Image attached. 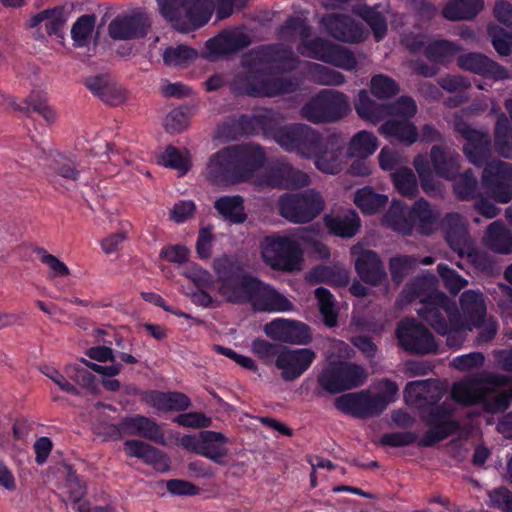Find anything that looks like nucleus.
<instances>
[{
    "label": "nucleus",
    "instance_id": "obj_1",
    "mask_svg": "<svg viewBox=\"0 0 512 512\" xmlns=\"http://www.w3.org/2000/svg\"><path fill=\"white\" fill-rule=\"evenodd\" d=\"M218 293L231 304H250L256 312H287L292 302L271 284L248 271L235 256H222L213 261Z\"/></svg>",
    "mask_w": 512,
    "mask_h": 512
},
{
    "label": "nucleus",
    "instance_id": "obj_2",
    "mask_svg": "<svg viewBox=\"0 0 512 512\" xmlns=\"http://www.w3.org/2000/svg\"><path fill=\"white\" fill-rule=\"evenodd\" d=\"M266 162V151L259 144L228 145L209 157L205 179L212 185L224 187L246 183Z\"/></svg>",
    "mask_w": 512,
    "mask_h": 512
},
{
    "label": "nucleus",
    "instance_id": "obj_3",
    "mask_svg": "<svg viewBox=\"0 0 512 512\" xmlns=\"http://www.w3.org/2000/svg\"><path fill=\"white\" fill-rule=\"evenodd\" d=\"M438 218L439 214L424 198L415 201L411 207L401 200H393L383 216V223L404 236H411L415 227L421 235L429 236Z\"/></svg>",
    "mask_w": 512,
    "mask_h": 512
},
{
    "label": "nucleus",
    "instance_id": "obj_4",
    "mask_svg": "<svg viewBox=\"0 0 512 512\" xmlns=\"http://www.w3.org/2000/svg\"><path fill=\"white\" fill-rule=\"evenodd\" d=\"M299 88L296 78H272L270 70L258 63H250L243 73L231 83V91L237 96L274 97L294 93Z\"/></svg>",
    "mask_w": 512,
    "mask_h": 512
},
{
    "label": "nucleus",
    "instance_id": "obj_5",
    "mask_svg": "<svg viewBox=\"0 0 512 512\" xmlns=\"http://www.w3.org/2000/svg\"><path fill=\"white\" fill-rule=\"evenodd\" d=\"M399 388L397 384L385 379L381 393L372 394L369 390L346 393L335 399L334 405L343 414L357 419H367L381 415L387 406L395 401Z\"/></svg>",
    "mask_w": 512,
    "mask_h": 512
},
{
    "label": "nucleus",
    "instance_id": "obj_6",
    "mask_svg": "<svg viewBox=\"0 0 512 512\" xmlns=\"http://www.w3.org/2000/svg\"><path fill=\"white\" fill-rule=\"evenodd\" d=\"M366 378L367 374L361 366L347 361H334L319 373L314 395L321 397L324 392L338 394L357 388L364 384Z\"/></svg>",
    "mask_w": 512,
    "mask_h": 512
},
{
    "label": "nucleus",
    "instance_id": "obj_7",
    "mask_svg": "<svg viewBox=\"0 0 512 512\" xmlns=\"http://www.w3.org/2000/svg\"><path fill=\"white\" fill-rule=\"evenodd\" d=\"M263 262L276 271L293 272L300 269L303 251L299 243L288 236H268L261 244Z\"/></svg>",
    "mask_w": 512,
    "mask_h": 512
},
{
    "label": "nucleus",
    "instance_id": "obj_8",
    "mask_svg": "<svg viewBox=\"0 0 512 512\" xmlns=\"http://www.w3.org/2000/svg\"><path fill=\"white\" fill-rule=\"evenodd\" d=\"M325 206L322 195L315 189L285 193L278 200L280 215L291 223L306 224L318 217Z\"/></svg>",
    "mask_w": 512,
    "mask_h": 512
},
{
    "label": "nucleus",
    "instance_id": "obj_9",
    "mask_svg": "<svg viewBox=\"0 0 512 512\" xmlns=\"http://www.w3.org/2000/svg\"><path fill=\"white\" fill-rule=\"evenodd\" d=\"M420 417L430 429L418 441L419 447H432L460 430V423L452 419L455 409L443 402L440 406L420 405Z\"/></svg>",
    "mask_w": 512,
    "mask_h": 512
},
{
    "label": "nucleus",
    "instance_id": "obj_10",
    "mask_svg": "<svg viewBox=\"0 0 512 512\" xmlns=\"http://www.w3.org/2000/svg\"><path fill=\"white\" fill-rule=\"evenodd\" d=\"M350 110L344 93L324 89L302 107L301 114L312 123H327L344 118Z\"/></svg>",
    "mask_w": 512,
    "mask_h": 512
},
{
    "label": "nucleus",
    "instance_id": "obj_11",
    "mask_svg": "<svg viewBox=\"0 0 512 512\" xmlns=\"http://www.w3.org/2000/svg\"><path fill=\"white\" fill-rule=\"evenodd\" d=\"M395 336L399 346L412 355H428L438 351V344L430 330L414 318L398 322Z\"/></svg>",
    "mask_w": 512,
    "mask_h": 512
},
{
    "label": "nucleus",
    "instance_id": "obj_12",
    "mask_svg": "<svg viewBox=\"0 0 512 512\" xmlns=\"http://www.w3.org/2000/svg\"><path fill=\"white\" fill-rule=\"evenodd\" d=\"M324 142L322 134L306 124L285 125L278 132V144L284 150L297 152L305 157L318 154Z\"/></svg>",
    "mask_w": 512,
    "mask_h": 512
},
{
    "label": "nucleus",
    "instance_id": "obj_13",
    "mask_svg": "<svg viewBox=\"0 0 512 512\" xmlns=\"http://www.w3.org/2000/svg\"><path fill=\"white\" fill-rule=\"evenodd\" d=\"M230 440L221 432L202 430L197 435H184L181 446L192 453L205 457L214 463L225 466L228 456L227 444Z\"/></svg>",
    "mask_w": 512,
    "mask_h": 512
},
{
    "label": "nucleus",
    "instance_id": "obj_14",
    "mask_svg": "<svg viewBox=\"0 0 512 512\" xmlns=\"http://www.w3.org/2000/svg\"><path fill=\"white\" fill-rule=\"evenodd\" d=\"M452 313H459L455 304L441 291H435L423 300V306L417 309L419 317L428 323L439 335L448 332Z\"/></svg>",
    "mask_w": 512,
    "mask_h": 512
},
{
    "label": "nucleus",
    "instance_id": "obj_15",
    "mask_svg": "<svg viewBox=\"0 0 512 512\" xmlns=\"http://www.w3.org/2000/svg\"><path fill=\"white\" fill-rule=\"evenodd\" d=\"M482 183L496 202L509 203L512 200V164L501 160L487 162Z\"/></svg>",
    "mask_w": 512,
    "mask_h": 512
},
{
    "label": "nucleus",
    "instance_id": "obj_16",
    "mask_svg": "<svg viewBox=\"0 0 512 512\" xmlns=\"http://www.w3.org/2000/svg\"><path fill=\"white\" fill-rule=\"evenodd\" d=\"M308 50L307 56L346 71L356 69L358 61L348 48L334 44L324 38L316 37L304 43Z\"/></svg>",
    "mask_w": 512,
    "mask_h": 512
},
{
    "label": "nucleus",
    "instance_id": "obj_17",
    "mask_svg": "<svg viewBox=\"0 0 512 512\" xmlns=\"http://www.w3.org/2000/svg\"><path fill=\"white\" fill-rule=\"evenodd\" d=\"M263 182L271 188L293 189L309 185L310 178L286 160L277 159L269 164L263 175Z\"/></svg>",
    "mask_w": 512,
    "mask_h": 512
},
{
    "label": "nucleus",
    "instance_id": "obj_18",
    "mask_svg": "<svg viewBox=\"0 0 512 512\" xmlns=\"http://www.w3.org/2000/svg\"><path fill=\"white\" fill-rule=\"evenodd\" d=\"M321 24L334 39L344 43H361L366 39L363 26L345 14L330 13L322 17Z\"/></svg>",
    "mask_w": 512,
    "mask_h": 512
},
{
    "label": "nucleus",
    "instance_id": "obj_19",
    "mask_svg": "<svg viewBox=\"0 0 512 512\" xmlns=\"http://www.w3.org/2000/svg\"><path fill=\"white\" fill-rule=\"evenodd\" d=\"M316 359V353L310 348L284 350L275 360V366L281 370V377L285 381H294L302 376Z\"/></svg>",
    "mask_w": 512,
    "mask_h": 512
},
{
    "label": "nucleus",
    "instance_id": "obj_20",
    "mask_svg": "<svg viewBox=\"0 0 512 512\" xmlns=\"http://www.w3.org/2000/svg\"><path fill=\"white\" fill-rule=\"evenodd\" d=\"M264 332L273 340L290 344L306 345L312 340L310 327L307 324L284 318L267 323Z\"/></svg>",
    "mask_w": 512,
    "mask_h": 512
},
{
    "label": "nucleus",
    "instance_id": "obj_21",
    "mask_svg": "<svg viewBox=\"0 0 512 512\" xmlns=\"http://www.w3.org/2000/svg\"><path fill=\"white\" fill-rule=\"evenodd\" d=\"M150 26L148 16L137 11L132 14L118 15L110 22L108 31L114 40H131L145 37Z\"/></svg>",
    "mask_w": 512,
    "mask_h": 512
},
{
    "label": "nucleus",
    "instance_id": "obj_22",
    "mask_svg": "<svg viewBox=\"0 0 512 512\" xmlns=\"http://www.w3.org/2000/svg\"><path fill=\"white\" fill-rule=\"evenodd\" d=\"M458 66L474 74L492 78L494 80H504L508 78V70L499 63L491 60L481 53L470 52L460 55L457 59Z\"/></svg>",
    "mask_w": 512,
    "mask_h": 512
},
{
    "label": "nucleus",
    "instance_id": "obj_23",
    "mask_svg": "<svg viewBox=\"0 0 512 512\" xmlns=\"http://www.w3.org/2000/svg\"><path fill=\"white\" fill-rule=\"evenodd\" d=\"M121 429L126 435L138 436L158 444H164V433L160 425L152 418L134 414L121 419Z\"/></svg>",
    "mask_w": 512,
    "mask_h": 512
},
{
    "label": "nucleus",
    "instance_id": "obj_24",
    "mask_svg": "<svg viewBox=\"0 0 512 512\" xmlns=\"http://www.w3.org/2000/svg\"><path fill=\"white\" fill-rule=\"evenodd\" d=\"M249 37L242 32L222 31L206 42L210 59L238 52L250 45Z\"/></svg>",
    "mask_w": 512,
    "mask_h": 512
},
{
    "label": "nucleus",
    "instance_id": "obj_25",
    "mask_svg": "<svg viewBox=\"0 0 512 512\" xmlns=\"http://www.w3.org/2000/svg\"><path fill=\"white\" fill-rule=\"evenodd\" d=\"M343 145L336 134H329L321 147V151L315 154V166L327 174H337L342 170Z\"/></svg>",
    "mask_w": 512,
    "mask_h": 512
},
{
    "label": "nucleus",
    "instance_id": "obj_26",
    "mask_svg": "<svg viewBox=\"0 0 512 512\" xmlns=\"http://www.w3.org/2000/svg\"><path fill=\"white\" fill-rule=\"evenodd\" d=\"M214 6H184L183 10L169 22L182 33L195 31L206 25L211 19Z\"/></svg>",
    "mask_w": 512,
    "mask_h": 512
},
{
    "label": "nucleus",
    "instance_id": "obj_27",
    "mask_svg": "<svg viewBox=\"0 0 512 512\" xmlns=\"http://www.w3.org/2000/svg\"><path fill=\"white\" fill-rule=\"evenodd\" d=\"M84 83L94 96L110 106H117L125 100L123 89L108 74L89 76Z\"/></svg>",
    "mask_w": 512,
    "mask_h": 512
},
{
    "label": "nucleus",
    "instance_id": "obj_28",
    "mask_svg": "<svg viewBox=\"0 0 512 512\" xmlns=\"http://www.w3.org/2000/svg\"><path fill=\"white\" fill-rule=\"evenodd\" d=\"M355 269L360 279L372 286L381 284L387 277L379 255L373 250H364L357 257Z\"/></svg>",
    "mask_w": 512,
    "mask_h": 512
},
{
    "label": "nucleus",
    "instance_id": "obj_29",
    "mask_svg": "<svg viewBox=\"0 0 512 512\" xmlns=\"http://www.w3.org/2000/svg\"><path fill=\"white\" fill-rule=\"evenodd\" d=\"M143 401L159 411H185L191 406V401L182 392H163L148 390L143 393Z\"/></svg>",
    "mask_w": 512,
    "mask_h": 512
},
{
    "label": "nucleus",
    "instance_id": "obj_30",
    "mask_svg": "<svg viewBox=\"0 0 512 512\" xmlns=\"http://www.w3.org/2000/svg\"><path fill=\"white\" fill-rule=\"evenodd\" d=\"M123 449L128 457L141 459L158 470L168 469L167 456L158 448L137 439L126 440Z\"/></svg>",
    "mask_w": 512,
    "mask_h": 512
},
{
    "label": "nucleus",
    "instance_id": "obj_31",
    "mask_svg": "<svg viewBox=\"0 0 512 512\" xmlns=\"http://www.w3.org/2000/svg\"><path fill=\"white\" fill-rule=\"evenodd\" d=\"M430 159L439 177L452 180L458 175L461 156L457 152L447 151L442 146L434 145L430 150Z\"/></svg>",
    "mask_w": 512,
    "mask_h": 512
},
{
    "label": "nucleus",
    "instance_id": "obj_32",
    "mask_svg": "<svg viewBox=\"0 0 512 512\" xmlns=\"http://www.w3.org/2000/svg\"><path fill=\"white\" fill-rule=\"evenodd\" d=\"M442 225L449 246L462 254L469 243V233L462 216L456 212L447 213L443 218Z\"/></svg>",
    "mask_w": 512,
    "mask_h": 512
},
{
    "label": "nucleus",
    "instance_id": "obj_33",
    "mask_svg": "<svg viewBox=\"0 0 512 512\" xmlns=\"http://www.w3.org/2000/svg\"><path fill=\"white\" fill-rule=\"evenodd\" d=\"M380 132L405 146H411L419 139L417 127L410 120L388 119L380 126Z\"/></svg>",
    "mask_w": 512,
    "mask_h": 512
},
{
    "label": "nucleus",
    "instance_id": "obj_34",
    "mask_svg": "<svg viewBox=\"0 0 512 512\" xmlns=\"http://www.w3.org/2000/svg\"><path fill=\"white\" fill-rule=\"evenodd\" d=\"M324 223L329 232L341 238H351L360 228V218L355 211L344 215H325Z\"/></svg>",
    "mask_w": 512,
    "mask_h": 512
},
{
    "label": "nucleus",
    "instance_id": "obj_35",
    "mask_svg": "<svg viewBox=\"0 0 512 512\" xmlns=\"http://www.w3.org/2000/svg\"><path fill=\"white\" fill-rule=\"evenodd\" d=\"M483 4V0H449L442 15L450 21L471 20L482 10Z\"/></svg>",
    "mask_w": 512,
    "mask_h": 512
},
{
    "label": "nucleus",
    "instance_id": "obj_36",
    "mask_svg": "<svg viewBox=\"0 0 512 512\" xmlns=\"http://www.w3.org/2000/svg\"><path fill=\"white\" fill-rule=\"evenodd\" d=\"M485 246L491 251L508 254L512 252V237L510 231L501 221L491 223L484 236Z\"/></svg>",
    "mask_w": 512,
    "mask_h": 512
},
{
    "label": "nucleus",
    "instance_id": "obj_37",
    "mask_svg": "<svg viewBox=\"0 0 512 512\" xmlns=\"http://www.w3.org/2000/svg\"><path fill=\"white\" fill-rule=\"evenodd\" d=\"M379 7V4L374 6L361 5L354 10V13L370 27L377 42L381 41L388 31L387 19L384 14L378 10Z\"/></svg>",
    "mask_w": 512,
    "mask_h": 512
},
{
    "label": "nucleus",
    "instance_id": "obj_38",
    "mask_svg": "<svg viewBox=\"0 0 512 512\" xmlns=\"http://www.w3.org/2000/svg\"><path fill=\"white\" fill-rule=\"evenodd\" d=\"M214 208L232 223L241 224L246 220L244 200L240 195L221 196L215 201Z\"/></svg>",
    "mask_w": 512,
    "mask_h": 512
},
{
    "label": "nucleus",
    "instance_id": "obj_39",
    "mask_svg": "<svg viewBox=\"0 0 512 512\" xmlns=\"http://www.w3.org/2000/svg\"><path fill=\"white\" fill-rule=\"evenodd\" d=\"M12 106L21 112L30 115L32 112L37 113L47 123H53L56 119V113L47 103L46 97L39 92H32L24 101L23 105L12 103Z\"/></svg>",
    "mask_w": 512,
    "mask_h": 512
},
{
    "label": "nucleus",
    "instance_id": "obj_40",
    "mask_svg": "<svg viewBox=\"0 0 512 512\" xmlns=\"http://www.w3.org/2000/svg\"><path fill=\"white\" fill-rule=\"evenodd\" d=\"M354 203L364 214L372 215L386 206L388 197L376 193L371 187L367 186L356 192Z\"/></svg>",
    "mask_w": 512,
    "mask_h": 512
},
{
    "label": "nucleus",
    "instance_id": "obj_41",
    "mask_svg": "<svg viewBox=\"0 0 512 512\" xmlns=\"http://www.w3.org/2000/svg\"><path fill=\"white\" fill-rule=\"evenodd\" d=\"M453 193L460 201H470L479 196L478 181L472 169L465 170L462 174L452 179Z\"/></svg>",
    "mask_w": 512,
    "mask_h": 512
},
{
    "label": "nucleus",
    "instance_id": "obj_42",
    "mask_svg": "<svg viewBox=\"0 0 512 512\" xmlns=\"http://www.w3.org/2000/svg\"><path fill=\"white\" fill-rule=\"evenodd\" d=\"M371 99L365 89H361L354 103L356 113L361 119L378 123L384 117V107Z\"/></svg>",
    "mask_w": 512,
    "mask_h": 512
},
{
    "label": "nucleus",
    "instance_id": "obj_43",
    "mask_svg": "<svg viewBox=\"0 0 512 512\" xmlns=\"http://www.w3.org/2000/svg\"><path fill=\"white\" fill-rule=\"evenodd\" d=\"M396 191L404 197L415 198L419 192L415 173L409 167H401L391 174Z\"/></svg>",
    "mask_w": 512,
    "mask_h": 512
},
{
    "label": "nucleus",
    "instance_id": "obj_44",
    "mask_svg": "<svg viewBox=\"0 0 512 512\" xmlns=\"http://www.w3.org/2000/svg\"><path fill=\"white\" fill-rule=\"evenodd\" d=\"M438 291L435 287L434 277H416L409 282L403 289L402 295L408 303L419 299L423 305L425 297L431 295L433 292Z\"/></svg>",
    "mask_w": 512,
    "mask_h": 512
},
{
    "label": "nucleus",
    "instance_id": "obj_45",
    "mask_svg": "<svg viewBox=\"0 0 512 512\" xmlns=\"http://www.w3.org/2000/svg\"><path fill=\"white\" fill-rule=\"evenodd\" d=\"M494 143L503 157L512 153V122L505 114H500L495 123Z\"/></svg>",
    "mask_w": 512,
    "mask_h": 512
},
{
    "label": "nucleus",
    "instance_id": "obj_46",
    "mask_svg": "<svg viewBox=\"0 0 512 512\" xmlns=\"http://www.w3.org/2000/svg\"><path fill=\"white\" fill-rule=\"evenodd\" d=\"M309 279L315 283L345 286L349 282V275L345 270L340 268L318 265L310 271Z\"/></svg>",
    "mask_w": 512,
    "mask_h": 512
},
{
    "label": "nucleus",
    "instance_id": "obj_47",
    "mask_svg": "<svg viewBox=\"0 0 512 512\" xmlns=\"http://www.w3.org/2000/svg\"><path fill=\"white\" fill-rule=\"evenodd\" d=\"M418 264V259L413 255H397L390 258L389 270L392 281L400 285L409 274L415 271Z\"/></svg>",
    "mask_w": 512,
    "mask_h": 512
},
{
    "label": "nucleus",
    "instance_id": "obj_48",
    "mask_svg": "<svg viewBox=\"0 0 512 512\" xmlns=\"http://www.w3.org/2000/svg\"><path fill=\"white\" fill-rule=\"evenodd\" d=\"M197 57V51L187 45L170 46L164 50L163 62L166 66L187 67Z\"/></svg>",
    "mask_w": 512,
    "mask_h": 512
},
{
    "label": "nucleus",
    "instance_id": "obj_49",
    "mask_svg": "<svg viewBox=\"0 0 512 512\" xmlns=\"http://www.w3.org/2000/svg\"><path fill=\"white\" fill-rule=\"evenodd\" d=\"M378 148L377 138L373 133L362 130L356 133L349 144V152L352 156L366 158L372 155Z\"/></svg>",
    "mask_w": 512,
    "mask_h": 512
},
{
    "label": "nucleus",
    "instance_id": "obj_50",
    "mask_svg": "<svg viewBox=\"0 0 512 512\" xmlns=\"http://www.w3.org/2000/svg\"><path fill=\"white\" fill-rule=\"evenodd\" d=\"M458 51L459 47L453 42L435 40L425 47L424 55L432 62L443 64L449 61Z\"/></svg>",
    "mask_w": 512,
    "mask_h": 512
},
{
    "label": "nucleus",
    "instance_id": "obj_51",
    "mask_svg": "<svg viewBox=\"0 0 512 512\" xmlns=\"http://www.w3.org/2000/svg\"><path fill=\"white\" fill-rule=\"evenodd\" d=\"M315 297L318 300L319 311L323 322L327 327H334L338 322V313L334 307V296L329 289L318 287L315 289Z\"/></svg>",
    "mask_w": 512,
    "mask_h": 512
},
{
    "label": "nucleus",
    "instance_id": "obj_52",
    "mask_svg": "<svg viewBox=\"0 0 512 512\" xmlns=\"http://www.w3.org/2000/svg\"><path fill=\"white\" fill-rule=\"evenodd\" d=\"M451 397L455 402L466 407L476 405L483 399L482 394L470 382L454 383L451 388Z\"/></svg>",
    "mask_w": 512,
    "mask_h": 512
},
{
    "label": "nucleus",
    "instance_id": "obj_53",
    "mask_svg": "<svg viewBox=\"0 0 512 512\" xmlns=\"http://www.w3.org/2000/svg\"><path fill=\"white\" fill-rule=\"evenodd\" d=\"M384 107V115L400 117V120H410L417 113L416 101L411 96L407 95L400 96Z\"/></svg>",
    "mask_w": 512,
    "mask_h": 512
},
{
    "label": "nucleus",
    "instance_id": "obj_54",
    "mask_svg": "<svg viewBox=\"0 0 512 512\" xmlns=\"http://www.w3.org/2000/svg\"><path fill=\"white\" fill-rule=\"evenodd\" d=\"M430 392V379L411 381L404 388V400L408 405H414L420 410V405H424L422 400H428Z\"/></svg>",
    "mask_w": 512,
    "mask_h": 512
},
{
    "label": "nucleus",
    "instance_id": "obj_55",
    "mask_svg": "<svg viewBox=\"0 0 512 512\" xmlns=\"http://www.w3.org/2000/svg\"><path fill=\"white\" fill-rule=\"evenodd\" d=\"M371 93L377 99H390L400 91L399 84L385 74H376L370 81Z\"/></svg>",
    "mask_w": 512,
    "mask_h": 512
},
{
    "label": "nucleus",
    "instance_id": "obj_56",
    "mask_svg": "<svg viewBox=\"0 0 512 512\" xmlns=\"http://www.w3.org/2000/svg\"><path fill=\"white\" fill-rule=\"evenodd\" d=\"M96 16L85 14L80 16L71 28V37L77 47H84L94 30Z\"/></svg>",
    "mask_w": 512,
    "mask_h": 512
},
{
    "label": "nucleus",
    "instance_id": "obj_57",
    "mask_svg": "<svg viewBox=\"0 0 512 512\" xmlns=\"http://www.w3.org/2000/svg\"><path fill=\"white\" fill-rule=\"evenodd\" d=\"M257 55L259 62L267 64L286 63L293 59L291 49L278 44L260 46Z\"/></svg>",
    "mask_w": 512,
    "mask_h": 512
},
{
    "label": "nucleus",
    "instance_id": "obj_58",
    "mask_svg": "<svg viewBox=\"0 0 512 512\" xmlns=\"http://www.w3.org/2000/svg\"><path fill=\"white\" fill-rule=\"evenodd\" d=\"M51 170L66 180L77 181L80 177V171L74 159L61 153H57L50 162Z\"/></svg>",
    "mask_w": 512,
    "mask_h": 512
},
{
    "label": "nucleus",
    "instance_id": "obj_59",
    "mask_svg": "<svg viewBox=\"0 0 512 512\" xmlns=\"http://www.w3.org/2000/svg\"><path fill=\"white\" fill-rule=\"evenodd\" d=\"M488 35L500 56H509L512 53V32H508L498 25H489Z\"/></svg>",
    "mask_w": 512,
    "mask_h": 512
},
{
    "label": "nucleus",
    "instance_id": "obj_60",
    "mask_svg": "<svg viewBox=\"0 0 512 512\" xmlns=\"http://www.w3.org/2000/svg\"><path fill=\"white\" fill-rule=\"evenodd\" d=\"M463 153L468 161L476 167L485 166L491 155V139L473 145H464Z\"/></svg>",
    "mask_w": 512,
    "mask_h": 512
},
{
    "label": "nucleus",
    "instance_id": "obj_61",
    "mask_svg": "<svg viewBox=\"0 0 512 512\" xmlns=\"http://www.w3.org/2000/svg\"><path fill=\"white\" fill-rule=\"evenodd\" d=\"M311 71L315 82L320 85L340 86L346 81L344 74L321 64H313Z\"/></svg>",
    "mask_w": 512,
    "mask_h": 512
},
{
    "label": "nucleus",
    "instance_id": "obj_62",
    "mask_svg": "<svg viewBox=\"0 0 512 512\" xmlns=\"http://www.w3.org/2000/svg\"><path fill=\"white\" fill-rule=\"evenodd\" d=\"M158 163L167 168L175 169L181 174L187 173L190 169L188 160L172 145L166 147L164 152L159 156Z\"/></svg>",
    "mask_w": 512,
    "mask_h": 512
},
{
    "label": "nucleus",
    "instance_id": "obj_63",
    "mask_svg": "<svg viewBox=\"0 0 512 512\" xmlns=\"http://www.w3.org/2000/svg\"><path fill=\"white\" fill-rule=\"evenodd\" d=\"M437 272L443 281L444 287L453 295L458 294L467 285V281L447 264L439 263Z\"/></svg>",
    "mask_w": 512,
    "mask_h": 512
},
{
    "label": "nucleus",
    "instance_id": "obj_64",
    "mask_svg": "<svg viewBox=\"0 0 512 512\" xmlns=\"http://www.w3.org/2000/svg\"><path fill=\"white\" fill-rule=\"evenodd\" d=\"M88 369L89 368L80 361V363L67 365L65 372L76 384L89 390H95V376Z\"/></svg>",
    "mask_w": 512,
    "mask_h": 512
}]
</instances>
